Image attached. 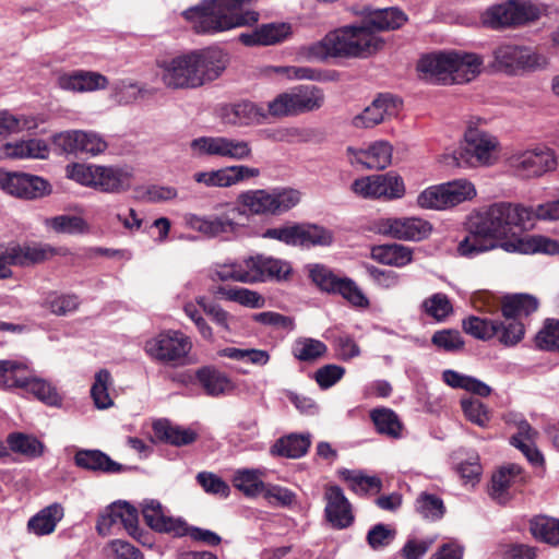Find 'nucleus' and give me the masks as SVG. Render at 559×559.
<instances>
[{
	"label": "nucleus",
	"instance_id": "obj_1",
	"mask_svg": "<svg viewBox=\"0 0 559 559\" xmlns=\"http://www.w3.org/2000/svg\"><path fill=\"white\" fill-rule=\"evenodd\" d=\"M167 88H198L218 79L227 67L226 55L217 48L191 50L157 62Z\"/></svg>",
	"mask_w": 559,
	"mask_h": 559
},
{
	"label": "nucleus",
	"instance_id": "obj_2",
	"mask_svg": "<svg viewBox=\"0 0 559 559\" xmlns=\"http://www.w3.org/2000/svg\"><path fill=\"white\" fill-rule=\"evenodd\" d=\"M237 202L238 205L230 202L216 204V211L224 209L216 215L187 213L183 215V224L204 237L216 238L239 230L240 224L236 222V215L271 216L270 189L242 191L238 194Z\"/></svg>",
	"mask_w": 559,
	"mask_h": 559
},
{
	"label": "nucleus",
	"instance_id": "obj_3",
	"mask_svg": "<svg viewBox=\"0 0 559 559\" xmlns=\"http://www.w3.org/2000/svg\"><path fill=\"white\" fill-rule=\"evenodd\" d=\"M383 47V40L359 25H346L329 32L321 40L304 46L299 55L309 61L329 58H367Z\"/></svg>",
	"mask_w": 559,
	"mask_h": 559
},
{
	"label": "nucleus",
	"instance_id": "obj_4",
	"mask_svg": "<svg viewBox=\"0 0 559 559\" xmlns=\"http://www.w3.org/2000/svg\"><path fill=\"white\" fill-rule=\"evenodd\" d=\"M198 34H215L258 22L259 13L242 10L238 0H205L183 12Z\"/></svg>",
	"mask_w": 559,
	"mask_h": 559
},
{
	"label": "nucleus",
	"instance_id": "obj_5",
	"mask_svg": "<svg viewBox=\"0 0 559 559\" xmlns=\"http://www.w3.org/2000/svg\"><path fill=\"white\" fill-rule=\"evenodd\" d=\"M542 203L536 207L521 203L497 202L475 213L498 242L499 239L534 226L536 221H549L542 215Z\"/></svg>",
	"mask_w": 559,
	"mask_h": 559
},
{
	"label": "nucleus",
	"instance_id": "obj_6",
	"mask_svg": "<svg viewBox=\"0 0 559 559\" xmlns=\"http://www.w3.org/2000/svg\"><path fill=\"white\" fill-rule=\"evenodd\" d=\"M491 56L488 69L508 75L540 71L549 66V58L546 55L526 46L502 44L492 50Z\"/></svg>",
	"mask_w": 559,
	"mask_h": 559
},
{
	"label": "nucleus",
	"instance_id": "obj_7",
	"mask_svg": "<svg viewBox=\"0 0 559 559\" xmlns=\"http://www.w3.org/2000/svg\"><path fill=\"white\" fill-rule=\"evenodd\" d=\"M500 143L497 136L469 123L464 133V146L459 153L447 156V165L461 166L464 159L469 166H491L497 162Z\"/></svg>",
	"mask_w": 559,
	"mask_h": 559
},
{
	"label": "nucleus",
	"instance_id": "obj_8",
	"mask_svg": "<svg viewBox=\"0 0 559 559\" xmlns=\"http://www.w3.org/2000/svg\"><path fill=\"white\" fill-rule=\"evenodd\" d=\"M190 151L198 158H221L233 162H247L253 157V148L248 140L226 135H202L190 142Z\"/></svg>",
	"mask_w": 559,
	"mask_h": 559
},
{
	"label": "nucleus",
	"instance_id": "obj_9",
	"mask_svg": "<svg viewBox=\"0 0 559 559\" xmlns=\"http://www.w3.org/2000/svg\"><path fill=\"white\" fill-rule=\"evenodd\" d=\"M510 171L520 179L542 178L558 167L555 151L545 145L513 151L506 159Z\"/></svg>",
	"mask_w": 559,
	"mask_h": 559
},
{
	"label": "nucleus",
	"instance_id": "obj_10",
	"mask_svg": "<svg viewBox=\"0 0 559 559\" xmlns=\"http://www.w3.org/2000/svg\"><path fill=\"white\" fill-rule=\"evenodd\" d=\"M191 338L179 330H165L145 342L144 350L154 360L171 367L185 366L192 349Z\"/></svg>",
	"mask_w": 559,
	"mask_h": 559
},
{
	"label": "nucleus",
	"instance_id": "obj_11",
	"mask_svg": "<svg viewBox=\"0 0 559 559\" xmlns=\"http://www.w3.org/2000/svg\"><path fill=\"white\" fill-rule=\"evenodd\" d=\"M323 91L316 85H299L289 92L278 94L269 102L272 117H289L320 109L324 105Z\"/></svg>",
	"mask_w": 559,
	"mask_h": 559
},
{
	"label": "nucleus",
	"instance_id": "obj_12",
	"mask_svg": "<svg viewBox=\"0 0 559 559\" xmlns=\"http://www.w3.org/2000/svg\"><path fill=\"white\" fill-rule=\"evenodd\" d=\"M538 16V8L531 2L509 0L486 9L480 15V21L487 27L499 29L533 22Z\"/></svg>",
	"mask_w": 559,
	"mask_h": 559
},
{
	"label": "nucleus",
	"instance_id": "obj_13",
	"mask_svg": "<svg viewBox=\"0 0 559 559\" xmlns=\"http://www.w3.org/2000/svg\"><path fill=\"white\" fill-rule=\"evenodd\" d=\"M372 231L376 234L403 240L421 241L432 233V224L419 216L380 217L372 223Z\"/></svg>",
	"mask_w": 559,
	"mask_h": 559
},
{
	"label": "nucleus",
	"instance_id": "obj_14",
	"mask_svg": "<svg viewBox=\"0 0 559 559\" xmlns=\"http://www.w3.org/2000/svg\"><path fill=\"white\" fill-rule=\"evenodd\" d=\"M310 276L322 290L341 295L355 308L367 309L370 305L361 288L349 277L337 276L322 265H314L310 270Z\"/></svg>",
	"mask_w": 559,
	"mask_h": 559
},
{
	"label": "nucleus",
	"instance_id": "obj_15",
	"mask_svg": "<svg viewBox=\"0 0 559 559\" xmlns=\"http://www.w3.org/2000/svg\"><path fill=\"white\" fill-rule=\"evenodd\" d=\"M96 530L102 536L124 530L133 538L140 539L138 510L126 501L114 502L99 514Z\"/></svg>",
	"mask_w": 559,
	"mask_h": 559
},
{
	"label": "nucleus",
	"instance_id": "obj_16",
	"mask_svg": "<svg viewBox=\"0 0 559 559\" xmlns=\"http://www.w3.org/2000/svg\"><path fill=\"white\" fill-rule=\"evenodd\" d=\"M352 190L364 199L396 200L406 193L403 178L393 171L356 179Z\"/></svg>",
	"mask_w": 559,
	"mask_h": 559
},
{
	"label": "nucleus",
	"instance_id": "obj_17",
	"mask_svg": "<svg viewBox=\"0 0 559 559\" xmlns=\"http://www.w3.org/2000/svg\"><path fill=\"white\" fill-rule=\"evenodd\" d=\"M0 188L8 194L27 200L41 198L49 192V183L38 176L2 170Z\"/></svg>",
	"mask_w": 559,
	"mask_h": 559
},
{
	"label": "nucleus",
	"instance_id": "obj_18",
	"mask_svg": "<svg viewBox=\"0 0 559 559\" xmlns=\"http://www.w3.org/2000/svg\"><path fill=\"white\" fill-rule=\"evenodd\" d=\"M53 144L64 153L98 155L107 148V142L93 131L70 130L53 135Z\"/></svg>",
	"mask_w": 559,
	"mask_h": 559
},
{
	"label": "nucleus",
	"instance_id": "obj_19",
	"mask_svg": "<svg viewBox=\"0 0 559 559\" xmlns=\"http://www.w3.org/2000/svg\"><path fill=\"white\" fill-rule=\"evenodd\" d=\"M393 147L388 141H376L366 148L348 146L346 158L352 166L381 170L391 165Z\"/></svg>",
	"mask_w": 559,
	"mask_h": 559
},
{
	"label": "nucleus",
	"instance_id": "obj_20",
	"mask_svg": "<svg viewBox=\"0 0 559 559\" xmlns=\"http://www.w3.org/2000/svg\"><path fill=\"white\" fill-rule=\"evenodd\" d=\"M466 228L467 235L456 247L461 257L473 258L498 247V242L476 214L469 216Z\"/></svg>",
	"mask_w": 559,
	"mask_h": 559
},
{
	"label": "nucleus",
	"instance_id": "obj_21",
	"mask_svg": "<svg viewBox=\"0 0 559 559\" xmlns=\"http://www.w3.org/2000/svg\"><path fill=\"white\" fill-rule=\"evenodd\" d=\"M270 116L269 110L251 102L225 104L219 108V118L223 123L231 127H248L260 124Z\"/></svg>",
	"mask_w": 559,
	"mask_h": 559
},
{
	"label": "nucleus",
	"instance_id": "obj_22",
	"mask_svg": "<svg viewBox=\"0 0 559 559\" xmlns=\"http://www.w3.org/2000/svg\"><path fill=\"white\" fill-rule=\"evenodd\" d=\"M46 250L37 247H21L19 245H0V280L12 277L13 265H28L43 261Z\"/></svg>",
	"mask_w": 559,
	"mask_h": 559
},
{
	"label": "nucleus",
	"instance_id": "obj_23",
	"mask_svg": "<svg viewBox=\"0 0 559 559\" xmlns=\"http://www.w3.org/2000/svg\"><path fill=\"white\" fill-rule=\"evenodd\" d=\"M325 518L337 530L350 526L354 522L352 506L338 486H330L324 492Z\"/></svg>",
	"mask_w": 559,
	"mask_h": 559
},
{
	"label": "nucleus",
	"instance_id": "obj_24",
	"mask_svg": "<svg viewBox=\"0 0 559 559\" xmlns=\"http://www.w3.org/2000/svg\"><path fill=\"white\" fill-rule=\"evenodd\" d=\"M401 100L392 95H380L362 112L353 118V126L356 128H373L386 118L397 114Z\"/></svg>",
	"mask_w": 559,
	"mask_h": 559
},
{
	"label": "nucleus",
	"instance_id": "obj_25",
	"mask_svg": "<svg viewBox=\"0 0 559 559\" xmlns=\"http://www.w3.org/2000/svg\"><path fill=\"white\" fill-rule=\"evenodd\" d=\"M293 34L292 25L285 22L266 23L250 33L239 35L246 46H273L288 39Z\"/></svg>",
	"mask_w": 559,
	"mask_h": 559
},
{
	"label": "nucleus",
	"instance_id": "obj_26",
	"mask_svg": "<svg viewBox=\"0 0 559 559\" xmlns=\"http://www.w3.org/2000/svg\"><path fill=\"white\" fill-rule=\"evenodd\" d=\"M195 379L205 394L212 397L231 394L236 389L229 376L213 366L199 368Z\"/></svg>",
	"mask_w": 559,
	"mask_h": 559
},
{
	"label": "nucleus",
	"instance_id": "obj_27",
	"mask_svg": "<svg viewBox=\"0 0 559 559\" xmlns=\"http://www.w3.org/2000/svg\"><path fill=\"white\" fill-rule=\"evenodd\" d=\"M501 248L508 252L523 254H559V240L542 235H533L503 241Z\"/></svg>",
	"mask_w": 559,
	"mask_h": 559
},
{
	"label": "nucleus",
	"instance_id": "obj_28",
	"mask_svg": "<svg viewBox=\"0 0 559 559\" xmlns=\"http://www.w3.org/2000/svg\"><path fill=\"white\" fill-rule=\"evenodd\" d=\"M142 513L146 524L155 531L173 533L177 536L187 533L186 524L180 520L167 516L162 504L156 500L145 501Z\"/></svg>",
	"mask_w": 559,
	"mask_h": 559
},
{
	"label": "nucleus",
	"instance_id": "obj_29",
	"mask_svg": "<svg viewBox=\"0 0 559 559\" xmlns=\"http://www.w3.org/2000/svg\"><path fill=\"white\" fill-rule=\"evenodd\" d=\"M484 68V59L474 52L453 51L451 81L467 83L479 75Z\"/></svg>",
	"mask_w": 559,
	"mask_h": 559
},
{
	"label": "nucleus",
	"instance_id": "obj_30",
	"mask_svg": "<svg viewBox=\"0 0 559 559\" xmlns=\"http://www.w3.org/2000/svg\"><path fill=\"white\" fill-rule=\"evenodd\" d=\"M64 516L61 503L53 502L34 514L27 522V530L36 536H46L55 532L58 523Z\"/></svg>",
	"mask_w": 559,
	"mask_h": 559
},
{
	"label": "nucleus",
	"instance_id": "obj_31",
	"mask_svg": "<svg viewBox=\"0 0 559 559\" xmlns=\"http://www.w3.org/2000/svg\"><path fill=\"white\" fill-rule=\"evenodd\" d=\"M370 257L380 264L404 267L413 262L414 250L401 243L373 246Z\"/></svg>",
	"mask_w": 559,
	"mask_h": 559
},
{
	"label": "nucleus",
	"instance_id": "obj_32",
	"mask_svg": "<svg viewBox=\"0 0 559 559\" xmlns=\"http://www.w3.org/2000/svg\"><path fill=\"white\" fill-rule=\"evenodd\" d=\"M0 154L2 157L10 159H44L49 154V147L46 141L41 139H29L4 144Z\"/></svg>",
	"mask_w": 559,
	"mask_h": 559
},
{
	"label": "nucleus",
	"instance_id": "obj_33",
	"mask_svg": "<svg viewBox=\"0 0 559 559\" xmlns=\"http://www.w3.org/2000/svg\"><path fill=\"white\" fill-rule=\"evenodd\" d=\"M257 167L245 164H234L219 169H213L214 188H230L246 180L260 177Z\"/></svg>",
	"mask_w": 559,
	"mask_h": 559
},
{
	"label": "nucleus",
	"instance_id": "obj_34",
	"mask_svg": "<svg viewBox=\"0 0 559 559\" xmlns=\"http://www.w3.org/2000/svg\"><path fill=\"white\" fill-rule=\"evenodd\" d=\"M522 468L516 464H510L498 469L491 477L490 495L500 503H504L509 496V489L518 481H522Z\"/></svg>",
	"mask_w": 559,
	"mask_h": 559
},
{
	"label": "nucleus",
	"instance_id": "obj_35",
	"mask_svg": "<svg viewBox=\"0 0 559 559\" xmlns=\"http://www.w3.org/2000/svg\"><path fill=\"white\" fill-rule=\"evenodd\" d=\"M514 423L518 427V433L511 438V444L520 449L531 463L542 464L544 457L534 447L537 431L525 419L514 420Z\"/></svg>",
	"mask_w": 559,
	"mask_h": 559
},
{
	"label": "nucleus",
	"instance_id": "obj_36",
	"mask_svg": "<svg viewBox=\"0 0 559 559\" xmlns=\"http://www.w3.org/2000/svg\"><path fill=\"white\" fill-rule=\"evenodd\" d=\"M407 21L406 15L394 8L377 10L368 14L361 22L364 27L377 35L380 31L400 28Z\"/></svg>",
	"mask_w": 559,
	"mask_h": 559
},
{
	"label": "nucleus",
	"instance_id": "obj_37",
	"mask_svg": "<svg viewBox=\"0 0 559 559\" xmlns=\"http://www.w3.org/2000/svg\"><path fill=\"white\" fill-rule=\"evenodd\" d=\"M453 51L438 52L424 56L417 64V70L431 79L445 81L451 79Z\"/></svg>",
	"mask_w": 559,
	"mask_h": 559
},
{
	"label": "nucleus",
	"instance_id": "obj_38",
	"mask_svg": "<svg viewBox=\"0 0 559 559\" xmlns=\"http://www.w3.org/2000/svg\"><path fill=\"white\" fill-rule=\"evenodd\" d=\"M130 174L119 167L98 166L96 186L103 192L117 193L129 189Z\"/></svg>",
	"mask_w": 559,
	"mask_h": 559
},
{
	"label": "nucleus",
	"instance_id": "obj_39",
	"mask_svg": "<svg viewBox=\"0 0 559 559\" xmlns=\"http://www.w3.org/2000/svg\"><path fill=\"white\" fill-rule=\"evenodd\" d=\"M75 464L82 468L100 471L104 473H120L124 466L112 461L107 454L99 450H81L75 456Z\"/></svg>",
	"mask_w": 559,
	"mask_h": 559
},
{
	"label": "nucleus",
	"instance_id": "obj_40",
	"mask_svg": "<svg viewBox=\"0 0 559 559\" xmlns=\"http://www.w3.org/2000/svg\"><path fill=\"white\" fill-rule=\"evenodd\" d=\"M266 472L262 468H240L233 477L234 486L247 497L262 495L266 484L263 481Z\"/></svg>",
	"mask_w": 559,
	"mask_h": 559
},
{
	"label": "nucleus",
	"instance_id": "obj_41",
	"mask_svg": "<svg viewBox=\"0 0 559 559\" xmlns=\"http://www.w3.org/2000/svg\"><path fill=\"white\" fill-rule=\"evenodd\" d=\"M311 444L310 435L292 433L278 439L271 448L273 455L298 459L305 455Z\"/></svg>",
	"mask_w": 559,
	"mask_h": 559
},
{
	"label": "nucleus",
	"instance_id": "obj_42",
	"mask_svg": "<svg viewBox=\"0 0 559 559\" xmlns=\"http://www.w3.org/2000/svg\"><path fill=\"white\" fill-rule=\"evenodd\" d=\"M153 431L156 439L173 445H186L192 443L197 435L191 429L173 426L167 420H157L153 424Z\"/></svg>",
	"mask_w": 559,
	"mask_h": 559
},
{
	"label": "nucleus",
	"instance_id": "obj_43",
	"mask_svg": "<svg viewBox=\"0 0 559 559\" xmlns=\"http://www.w3.org/2000/svg\"><path fill=\"white\" fill-rule=\"evenodd\" d=\"M538 308V300L527 294H518L506 297L502 302V314L507 320H519L527 317Z\"/></svg>",
	"mask_w": 559,
	"mask_h": 559
},
{
	"label": "nucleus",
	"instance_id": "obj_44",
	"mask_svg": "<svg viewBox=\"0 0 559 559\" xmlns=\"http://www.w3.org/2000/svg\"><path fill=\"white\" fill-rule=\"evenodd\" d=\"M301 192L289 187H277L270 189L271 216H281L301 201Z\"/></svg>",
	"mask_w": 559,
	"mask_h": 559
},
{
	"label": "nucleus",
	"instance_id": "obj_45",
	"mask_svg": "<svg viewBox=\"0 0 559 559\" xmlns=\"http://www.w3.org/2000/svg\"><path fill=\"white\" fill-rule=\"evenodd\" d=\"M210 277L212 281L221 282H239L250 284V275L247 271L246 259L241 261H229L224 263H215L211 267Z\"/></svg>",
	"mask_w": 559,
	"mask_h": 559
},
{
	"label": "nucleus",
	"instance_id": "obj_46",
	"mask_svg": "<svg viewBox=\"0 0 559 559\" xmlns=\"http://www.w3.org/2000/svg\"><path fill=\"white\" fill-rule=\"evenodd\" d=\"M370 418L379 433L394 439L402 437L403 424L391 408H374L370 412Z\"/></svg>",
	"mask_w": 559,
	"mask_h": 559
},
{
	"label": "nucleus",
	"instance_id": "obj_47",
	"mask_svg": "<svg viewBox=\"0 0 559 559\" xmlns=\"http://www.w3.org/2000/svg\"><path fill=\"white\" fill-rule=\"evenodd\" d=\"M215 294L223 299L237 302L248 308H262L264 306V298L258 292L245 287H225L219 286Z\"/></svg>",
	"mask_w": 559,
	"mask_h": 559
},
{
	"label": "nucleus",
	"instance_id": "obj_48",
	"mask_svg": "<svg viewBox=\"0 0 559 559\" xmlns=\"http://www.w3.org/2000/svg\"><path fill=\"white\" fill-rule=\"evenodd\" d=\"M28 367L15 360H0V388H22L28 377Z\"/></svg>",
	"mask_w": 559,
	"mask_h": 559
},
{
	"label": "nucleus",
	"instance_id": "obj_49",
	"mask_svg": "<svg viewBox=\"0 0 559 559\" xmlns=\"http://www.w3.org/2000/svg\"><path fill=\"white\" fill-rule=\"evenodd\" d=\"M443 381L451 388L464 389L479 396H488L491 389L480 380L448 369L442 373Z\"/></svg>",
	"mask_w": 559,
	"mask_h": 559
},
{
	"label": "nucleus",
	"instance_id": "obj_50",
	"mask_svg": "<svg viewBox=\"0 0 559 559\" xmlns=\"http://www.w3.org/2000/svg\"><path fill=\"white\" fill-rule=\"evenodd\" d=\"M532 535L546 544L559 545V520L548 516H536L530 522Z\"/></svg>",
	"mask_w": 559,
	"mask_h": 559
},
{
	"label": "nucleus",
	"instance_id": "obj_51",
	"mask_svg": "<svg viewBox=\"0 0 559 559\" xmlns=\"http://www.w3.org/2000/svg\"><path fill=\"white\" fill-rule=\"evenodd\" d=\"M443 188L450 209L473 200L477 194L475 185L465 178L444 182Z\"/></svg>",
	"mask_w": 559,
	"mask_h": 559
},
{
	"label": "nucleus",
	"instance_id": "obj_52",
	"mask_svg": "<svg viewBox=\"0 0 559 559\" xmlns=\"http://www.w3.org/2000/svg\"><path fill=\"white\" fill-rule=\"evenodd\" d=\"M38 127L34 116H15L9 111H0V136L23 131H31Z\"/></svg>",
	"mask_w": 559,
	"mask_h": 559
},
{
	"label": "nucleus",
	"instance_id": "obj_53",
	"mask_svg": "<svg viewBox=\"0 0 559 559\" xmlns=\"http://www.w3.org/2000/svg\"><path fill=\"white\" fill-rule=\"evenodd\" d=\"M111 384L112 380L108 370L102 369L95 374L91 395L97 408L106 409L114 405V401L108 392Z\"/></svg>",
	"mask_w": 559,
	"mask_h": 559
},
{
	"label": "nucleus",
	"instance_id": "obj_54",
	"mask_svg": "<svg viewBox=\"0 0 559 559\" xmlns=\"http://www.w3.org/2000/svg\"><path fill=\"white\" fill-rule=\"evenodd\" d=\"M415 510L421 518L437 521L443 516L445 507L442 499L438 496L420 492L415 501Z\"/></svg>",
	"mask_w": 559,
	"mask_h": 559
},
{
	"label": "nucleus",
	"instance_id": "obj_55",
	"mask_svg": "<svg viewBox=\"0 0 559 559\" xmlns=\"http://www.w3.org/2000/svg\"><path fill=\"white\" fill-rule=\"evenodd\" d=\"M416 204L424 210L444 211L450 209L443 183L430 186L423 190L417 195Z\"/></svg>",
	"mask_w": 559,
	"mask_h": 559
},
{
	"label": "nucleus",
	"instance_id": "obj_56",
	"mask_svg": "<svg viewBox=\"0 0 559 559\" xmlns=\"http://www.w3.org/2000/svg\"><path fill=\"white\" fill-rule=\"evenodd\" d=\"M22 389H25L48 405H57L60 402V396L56 389L48 382L36 378L31 369H28V377Z\"/></svg>",
	"mask_w": 559,
	"mask_h": 559
},
{
	"label": "nucleus",
	"instance_id": "obj_57",
	"mask_svg": "<svg viewBox=\"0 0 559 559\" xmlns=\"http://www.w3.org/2000/svg\"><path fill=\"white\" fill-rule=\"evenodd\" d=\"M45 226L58 234H82L87 230V224L75 215H58L45 219Z\"/></svg>",
	"mask_w": 559,
	"mask_h": 559
},
{
	"label": "nucleus",
	"instance_id": "obj_58",
	"mask_svg": "<svg viewBox=\"0 0 559 559\" xmlns=\"http://www.w3.org/2000/svg\"><path fill=\"white\" fill-rule=\"evenodd\" d=\"M326 345L314 338L297 340L293 347L294 356L301 361H313L325 355Z\"/></svg>",
	"mask_w": 559,
	"mask_h": 559
},
{
	"label": "nucleus",
	"instance_id": "obj_59",
	"mask_svg": "<svg viewBox=\"0 0 559 559\" xmlns=\"http://www.w3.org/2000/svg\"><path fill=\"white\" fill-rule=\"evenodd\" d=\"M463 330L475 338L487 341L497 333V321L479 317H468L463 320Z\"/></svg>",
	"mask_w": 559,
	"mask_h": 559
},
{
	"label": "nucleus",
	"instance_id": "obj_60",
	"mask_svg": "<svg viewBox=\"0 0 559 559\" xmlns=\"http://www.w3.org/2000/svg\"><path fill=\"white\" fill-rule=\"evenodd\" d=\"M421 307L428 316L439 322L444 321L453 311L450 299L442 293H437L426 298Z\"/></svg>",
	"mask_w": 559,
	"mask_h": 559
},
{
	"label": "nucleus",
	"instance_id": "obj_61",
	"mask_svg": "<svg viewBox=\"0 0 559 559\" xmlns=\"http://www.w3.org/2000/svg\"><path fill=\"white\" fill-rule=\"evenodd\" d=\"M524 336V325L519 320H507L497 321V333L495 337L504 346L516 345Z\"/></svg>",
	"mask_w": 559,
	"mask_h": 559
},
{
	"label": "nucleus",
	"instance_id": "obj_62",
	"mask_svg": "<svg viewBox=\"0 0 559 559\" xmlns=\"http://www.w3.org/2000/svg\"><path fill=\"white\" fill-rule=\"evenodd\" d=\"M333 241V235L322 226L300 224V246H329Z\"/></svg>",
	"mask_w": 559,
	"mask_h": 559
},
{
	"label": "nucleus",
	"instance_id": "obj_63",
	"mask_svg": "<svg viewBox=\"0 0 559 559\" xmlns=\"http://www.w3.org/2000/svg\"><path fill=\"white\" fill-rule=\"evenodd\" d=\"M8 444L13 452L29 457H37L43 453V444L36 438L23 433H11L8 437Z\"/></svg>",
	"mask_w": 559,
	"mask_h": 559
},
{
	"label": "nucleus",
	"instance_id": "obj_64",
	"mask_svg": "<svg viewBox=\"0 0 559 559\" xmlns=\"http://www.w3.org/2000/svg\"><path fill=\"white\" fill-rule=\"evenodd\" d=\"M46 307L56 316H68L79 307L75 295L50 293L46 298Z\"/></svg>",
	"mask_w": 559,
	"mask_h": 559
}]
</instances>
